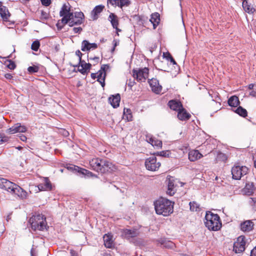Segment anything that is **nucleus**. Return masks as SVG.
I'll return each instance as SVG.
<instances>
[{
	"mask_svg": "<svg viewBox=\"0 0 256 256\" xmlns=\"http://www.w3.org/2000/svg\"><path fill=\"white\" fill-rule=\"evenodd\" d=\"M104 244L108 248H112L114 246L112 236L110 234H106L103 236Z\"/></svg>",
	"mask_w": 256,
	"mask_h": 256,
	"instance_id": "obj_15",
	"label": "nucleus"
},
{
	"mask_svg": "<svg viewBox=\"0 0 256 256\" xmlns=\"http://www.w3.org/2000/svg\"><path fill=\"white\" fill-rule=\"evenodd\" d=\"M234 111L241 116L246 117L247 116L248 113L246 110L242 106H240L236 110H234Z\"/></svg>",
	"mask_w": 256,
	"mask_h": 256,
	"instance_id": "obj_32",
	"label": "nucleus"
},
{
	"mask_svg": "<svg viewBox=\"0 0 256 256\" xmlns=\"http://www.w3.org/2000/svg\"><path fill=\"white\" fill-rule=\"evenodd\" d=\"M76 54L78 56L79 60H82V52L78 50L76 52Z\"/></svg>",
	"mask_w": 256,
	"mask_h": 256,
	"instance_id": "obj_50",
	"label": "nucleus"
},
{
	"mask_svg": "<svg viewBox=\"0 0 256 256\" xmlns=\"http://www.w3.org/2000/svg\"><path fill=\"white\" fill-rule=\"evenodd\" d=\"M164 56L166 57L168 60H170V62H172L174 64H176L174 60L169 53H164Z\"/></svg>",
	"mask_w": 256,
	"mask_h": 256,
	"instance_id": "obj_40",
	"label": "nucleus"
},
{
	"mask_svg": "<svg viewBox=\"0 0 256 256\" xmlns=\"http://www.w3.org/2000/svg\"><path fill=\"white\" fill-rule=\"evenodd\" d=\"M87 170H84V169H81L80 170V172L84 174H86V173L87 172Z\"/></svg>",
	"mask_w": 256,
	"mask_h": 256,
	"instance_id": "obj_59",
	"label": "nucleus"
},
{
	"mask_svg": "<svg viewBox=\"0 0 256 256\" xmlns=\"http://www.w3.org/2000/svg\"><path fill=\"white\" fill-rule=\"evenodd\" d=\"M190 209L194 212L198 211L200 209V205L194 202H190Z\"/></svg>",
	"mask_w": 256,
	"mask_h": 256,
	"instance_id": "obj_35",
	"label": "nucleus"
},
{
	"mask_svg": "<svg viewBox=\"0 0 256 256\" xmlns=\"http://www.w3.org/2000/svg\"><path fill=\"white\" fill-rule=\"evenodd\" d=\"M60 16L62 17L57 24V26L62 24V26L68 24L70 26H73L75 25H80L82 24L84 18V14L81 12H73L70 10V6L69 4H64L60 12Z\"/></svg>",
	"mask_w": 256,
	"mask_h": 256,
	"instance_id": "obj_1",
	"label": "nucleus"
},
{
	"mask_svg": "<svg viewBox=\"0 0 256 256\" xmlns=\"http://www.w3.org/2000/svg\"><path fill=\"white\" fill-rule=\"evenodd\" d=\"M72 31L74 34L80 33L82 31V28L81 27L74 28Z\"/></svg>",
	"mask_w": 256,
	"mask_h": 256,
	"instance_id": "obj_46",
	"label": "nucleus"
},
{
	"mask_svg": "<svg viewBox=\"0 0 256 256\" xmlns=\"http://www.w3.org/2000/svg\"><path fill=\"white\" fill-rule=\"evenodd\" d=\"M173 246V244L172 242H168V246H170V247H172Z\"/></svg>",
	"mask_w": 256,
	"mask_h": 256,
	"instance_id": "obj_63",
	"label": "nucleus"
},
{
	"mask_svg": "<svg viewBox=\"0 0 256 256\" xmlns=\"http://www.w3.org/2000/svg\"><path fill=\"white\" fill-rule=\"evenodd\" d=\"M110 68L108 64H103L100 70L102 72H106Z\"/></svg>",
	"mask_w": 256,
	"mask_h": 256,
	"instance_id": "obj_45",
	"label": "nucleus"
},
{
	"mask_svg": "<svg viewBox=\"0 0 256 256\" xmlns=\"http://www.w3.org/2000/svg\"><path fill=\"white\" fill-rule=\"evenodd\" d=\"M8 136H2L0 134V144L4 142H6L8 140Z\"/></svg>",
	"mask_w": 256,
	"mask_h": 256,
	"instance_id": "obj_44",
	"label": "nucleus"
},
{
	"mask_svg": "<svg viewBox=\"0 0 256 256\" xmlns=\"http://www.w3.org/2000/svg\"><path fill=\"white\" fill-rule=\"evenodd\" d=\"M120 94H118L115 96H112L109 98V101L113 108H116L120 105Z\"/></svg>",
	"mask_w": 256,
	"mask_h": 256,
	"instance_id": "obj_22",
	"label": "nucleus"
},
{
	"mask_svg": "<svg viewBox=\"0 0 256 256\" xmlns=\"http://www.w3.org/2000/svg\"><path fill=\"white\" fill-rule=\"evenodd\" d=\"M152 146H156L158 148H161L162 146V142L160 140L154 138Z\"/></svg>",
	"mask_w": 256,
	"mask_h": 256,
	"instance_id": "obj_38",
	"label": "nucleus"
},
{
	"mask_svg": "<svg viewBox=\"0 0 256 256\" xmlns=\"http://www.w3.org/2000/svg\"><path fill=\"white\" fill-rule=\"evenodd\" d=\"M205 219V225L209 230L217 231L221 228L222 224L218 214L210 212H206Z\"/></svg>",
	"mask_w": 256,
	"mask_h": 256,
	"instance_id": "obj_4",
	"label": "nucleus"
},
{
	"mask_svg": "<svg viewBox=\"0 0 256 256\" xmlns=\"http://www.w3.org/2000/svg\"><path fill=\"white\" fill-rule=\"evenodd\" d=\"M38 188L40 190H48L52 189V185L49 180L45 178L44 183L38 184Z\"/></svg>",
	"mask_w": 256,
	"mask_h": 256,
	"instance_id": "obj_23",
	"label": "nucleus"
},
{
	"mask_svg": "<svg viewBox=\"0 0 256 256\" xmlns=\"http://www.w3.org/2000/svg\"><path fill=\"white\" fill-rule=\"evenodd\" d=\"M145 166L148 170L156 171L160 167V163L159 162H157L156 156H152L146 160Z\"/></svg>",
	"mask_w": 256,
	"mask_h": 256,
	"instance_id": "obj_8",
	"label": "nucleus"
},
{
	"mask_svg": "<svg viewBox=\"0 0 256 256\" xmlns=\"http://www.w3.org/2000/svg\"><path fill=\"white\" fill-rule=\"evenodd\" d=\"M26 128L20 123L14 124L11 128L6 130V132L8 134H14L17 132H24L26 131Z\"/></svg>",
	"mask_w": 256,
	"mask_h": 256,
	"instance_id": "obj_10",
	"label": "nucleus"
},
{
	"mask_svg": "<svg viewBox=\"0 0 256 256\" xmlns=\"http://www.w3.org/2000/svg\"><path fill=\"white\" fill-rule=\"evenodd\" d=\"M168 152L162 151L160 152H158V155L162 156H167L168 155V154H167Z\"/></svg>",
	"mask_w": 256,
	"mask_h": 256,
	"instance_id": "obj_49",
	"label": "nucleus"
},
{
	"mask_svg": "<svg viewBox=\"0 0 256 256\" xmlns=\"http://www.w3.org/2000/svg\"><path fill=\"white\" fill-rule=\"evenodd\" d=\"M40 46V42L38 40L34 41L31 46V48L34 51H38Z\"/></svg>",
	"mask_w": 256,
	"mask_h": 256,
	"instance_id": "obj_36",
	"label": "nucleus"
},
{
	"mask_svg": "<svg viewBox=\"0 0 256 256\" xmlns=\"http://www.w3.org/2000/svg\"><path fill=\"white\" fill-rule=\"evenodd\" d=\"M7 66L10 70H14L16 68V64L14 62L10 60L8 62V64H7Z\"/></svg>",
	"mask_w": 256,
	"mask_h": 256,
	"instance_id": "obj_42",
	"label": "nucleus"
},
{
	"mask_svg": "<svg viewBox=\"0 0 256 256\" xmlns=\"http://www.w3.org/2000/svg\"><path fill=\"white\" fill-rule=\"evenodd\" d=\"M20 2H22V3H25L27 2H28L30 1V0H20Z\"/></svg>",
	"mask_w": 256,
	"mask_h": 256,
	"instance_id": "obj_62",
	"label": "nucleus"
},
{
	"mask_svg": "<svg viewBox=\"0 0 256 256\" xmlns=\"http://www.w3.org/2000/svg\"><path fill=\"white\" fill-rule=\"evenodd\" d=\"M168 181L167 194L170 196H173L176 190V184H175V180L172 177L169 178Z\"/></svg>",
	"mask_w": 256,
	"mask_h": 256,
	"instance_id": "obj_11",
	"label": "nucleus"
},
{
	"mask_svg": "<svg viewBox=\"0 0 256 256\" xmlns=\"http://www.w3.org/2000/svg\"><path fill=\"white\" fill-rule=\"evenodd\" d=\"M42 5L45 6H49L51 3L50 0H40Z\"/></svg>",
	"mask_w": 256,
	"mask_h": 256,
	"instance_id": "obj_47",
	"label": "nucleus"
},
{
	"mask_svg": "<svg viewBox=\"0 0 256 256\" xmlns=\"http://www.w3.org/2000/svg\"><path fill=\"white\" fill-rule=\"evenodd\" d=\"M232 178L236 180H238L241 178L246 175L248 172V168L246 166H234L232 168Z\"/></svg>",
	"mask_w": 256,
	"mask_h": 256,
	"instance_id": "obj_7",
	"label": "nucleus"
},
{
	"mask_svg": "<svg viewBox=\"0 0 256 256\" xmlns=\"http://www.w3.org/2000/svg\"><path fill=\"white\" fill-rule=\"evenodd\" d=\"M4 77L8 80H11L12 78V76L10 74H5Z\"/></svg>",
	"mask_w": 256,
	"mask_h": 256,
	"instance_id": "obj_54",
	"label": "nucleus"
},
{
	"mask_svg": "<svg viewBox=\"0 0 256 256\" xmlns=\"http://www.w3.org/2000/svg\"><path fill=\"white\" fill-rule=\"evenodd\" d=\"M0 14L4 20H7L10 16L9 13L5 6L0 8Z\"/></svg>",
	"mask_w": 256,
	"mask_h": 256,
	"instance_id": "obj_33",
	"label": "nucleus"
},
{
	"mask_svg": "<svg viewBox=\"0 0 256 256\" xmlns=\"http://www.w3.org/2000/svg\"><path fill=\"white\" fill-rule=\"evenodd\" d=\"M98 48V45L96 43H90L88 40H84L82 43L81 50L83 52L94 50Z\"/></svg>",
	"mask_w": 256,
	"mask_h": 256,
	"instance_id": "obj_13",
	"label": "nucleus"
},
{
	"mask_svg": "<svg viewBox=\"0 0 256 256\" xmlns=\"http://www.w3.org/2000/svg\"><path fill=\"white\" fill-rule=\"evenodd\" d=\"M152 90L156 94H159L162 91V86L160 85L158 81L156 78H152L148 81Z\"/></svg>",
	"mask_w": 256,
	"mask_h": 256,
	"instance_id": "obj_12",
	"label": "nucleus"
},
{
	"mask_svg": "<svg viewBox=\"0 0 256 256\" xmlns=\"http://www.w3.org/2000/svg\"><path fill=\"white\" fill-rule=\"evenodd\" d=\"M104 8V6L102 5L97 6L94 8L92 11L94 20H96L98 18V15L102 11Z\"/></svg>",
	"mask_w": 256,
	"mask_h": 256,
	"instance_id": "obj_30",
	"label": "nucleus"
},
{
	"mask_svg": "<svg viewBox=\"0 0 256 256\" xmlns=\"http://www.w3.org/2000/svg\"><path fill=\"white\" fill-rule=\"evenodd\" d=\"M90 59L94 60L96 63H98L99 60V58L94 57V58H90Z\"/></svg>",
	"mask_w": 256,
	"mask_h": 256,
	"instance_id": "obj_58",
	"label": "nucleus"
},
{
	"mask_svg": "<svg viewBox=\"0 0 256 256\" xmlns=\"http://www.w3.org/2000/svg\"><path fill=\"white\" fill-rule=\"evenodd\" d=\"M113 164L106 160H102L100 172L104 173L109 170H112Z\"/></svg>",
	"mask_w": 256,
	"mask_h": 256,
	"instance_id": "obj_14",
	"label": "nucleus"
},
{
	"mask_svg": "<svg viewBox=\"0 0 256 256\" xmlns=\"http://www.w3.org/2000/svg\"><path fill=\"white\" fill-rule=\"evenodd\" d=\"M254 224L251 220H246L240 224V228L243 232H248L253 228Z\"/></svg>",
	"mask_w": 256,
	"mask_h": 256,
	"instance_id": "obj_19",
	"label": "nucleus"
},
{
	"mask_svg": "<svg viewBox=\"0 0 256 256\" xmlns=\"http://www.w3.org/2000/svg\"><path fill=\"white\" fill-rule=\"evenodd\" d=\"M96 74L98 78L97 80L100 84L104 88L105 86L104 82L106 76V73L104 72H102L100 70H99Z\"/></svg>",
	"mask_w": 256,
	"mask_h": 256,
	"instance_id": "obj_27",
	"label": "nucleus"
},
{
	"mask_svg": "<svg viewBox=\"0 0 256 256\" xmlns=\"http://www.w3.org/2000/svg\"><path fill=\"white\" fill-rule=\"evenodd\" d=\"M242 7L244 10L248 13H252L254 9L250 4H249L247 0H244L242 2Z\"/></svg>",
	"mask_w": 256,
	"mask_h": 256,
	"instance_id": "obj_31",
	"label": "nucleus"
},
{
	"mask_svg": "<svg viewBox=\"0 0 256 256\" xmlns=\"http://www.w3.org/2000/svg\"><path fill=\"white\" fill-rule=\"evenodd\" d=\"M228 104L230 106L236 107L240 104L238 97L235 96H231L228 100Z\"/></svg>",
	"mask_w": 256,
	"mask_h": 256,
	"instance_id": "obj_29",
	"label": "nucleus"
},
{
	"mask_svg": "<svg viewBox=\"0 0 256 256\" xmlns=\"http://www.w3.org/2000/svg\"><path fill=\"white\" fill-rule=\"evenodd\" d=\"M96 73H92L91 74V77L92 79L94 80L95 78H97Z\"/></svg>",
	"mask_w": 256,
	"mask_h": 256,
	"instance_id": "obj_57",
	"label": "nucleus"
},
{
	"mask_svg": "<svg viewBox=\"0 0 256 256\" xmlns=\"http://www.w3.org/2000/svg\"><path fill=\"white\" fill-rule=\"evenodd\" d=\"M190 117V114L188 113L186 110L182 107L178 111V118L180 120H188Z\"/></svg>",
	"mask_w": 256,
	"mask_h": 256,
	"instance_id": "obj_18",
	"label": "nucleus"
},
{
	"mask_svg": "<svg viewBox=\"0 0 256 256\" xmlns=\"http://www.w3.org/2000/svg\"><path fill=\"white\" fill-rule=\"evenodd\" d=\"M148 71L147 68L134 69L132 70V76L138 82H144L148 78Z\"/></svg>",
	"mask_w": 256,
	"mask_h": 256,
	"instance_id": "obj_6",
	"label": "nucleus"
},
{
	"mask_svg": "<svg viewBox=\"0 0 256 256\" xmlns=\"http://www.w3.org/2000/svg\"><path fill=\"white\" fill-rule=\"evenodd\" d=\"M20 140H21L23 141V142H26V139H27L26 137L25 136L23 135V134L20 135Z\"/></svg>",
	"mask_w": 256,
	"mask_h": 256,
	"instance_id": "obj_55",
	"label": "nucleus"
},
{
	"mask_svg": "<svg viewBox=\"0 0 256 256\" xmlns=\"http://www.w3.org/2000/svg\"><path fill=\"white\" fill-rule=\"evenodd\" d=\"M107 3L114 7L118 6V0H107Z\"/></svg>",
	"mask_w": 256,
	"mask_h": 256,
	"instance_id": "obj_39",
	"label": "nucleus"
},
{
	"mask_svg": "<svg viewBox=\"0 0 256 256\" xmlns=\"http://www.w3.org/2000/svg\"><path fill=\"white\" fill-rule=\"evenodd\" d=\"M80 61V65L78 66V71L82 74H84L88 70H90L91 67V64L90 63H86L84 60Z\"/></svg>",
	"mask_w": 256,
	"mask_h": 256,
	"instance_id": "obj_20",
	"label": "nucleus"
},
{
	"mask_svg": "<svg viewBox=\"0 0 256 256\" xmlns=\"http://www.w3.org/2000/svg\"><path fill=\"white\" fill-rule=\"evenodd\" d=\"M154 138L151 136H146V141L150 144L152 145L154 142Z\"/></svg>",
	"mask_w": 256,
	"mask_h": 256,
	"instance_id": "obj_48",
	"label": "nucleus"
},
{
	"mask_svg": "<svg viewBox=\"0 0 256 256\" xmlns=\"http://www.w3.org/2000/svg\"><path fill=\"white\" fill-rule=\"evenodd\" d=\"M168 104L170 109L178 112L183 107L182 103L176 100H170Z\"/></svg>",
	"mask_w": 256,
	"mask_h": 256,
	"instance_id": "obj_17",
	"label": "nucleus"
},
{
	"mask_svg": "<svg viewBox=\"0 0 256 256\" xmlns=\"http://www.w3.org/2000/svg\"><path fill=\"white\" fill-rule=\"evenodd\" d=\"M102 160L101 159L96 158L90 162V164L94 170L100 172Z\"/></svg>",
	"mask_w": 256,
	"mask_h": 256,
	"instance_id": "obj_24",
	"label": "nucleus"
},
{
	"mask_svg": "<svg viewBox=\"0 0 256 256\" xmlns=\"http://www.w3.org/2000/svg\"><path fill=\"white\" fill-rule=\"evenodd\" d=\"M256 202V198H250L249 200V203L250 204H252Z\"/></svg>",
	"mask_w": 256,
	"mask_h": 256,
	"instance_id": "obj_53",
	"label": "nucleus"
},
{
	"mask_svg": "<svg viewBox=\"0 0 256 256\" xmlns=\"http://www.w3.org/2000/svg\"><path fill=\"white\" fill-rule=\"evenodd\" d=\"M70 253L71 256H78V252L73 250H70Z\"/></svg>",
	"mask_w": 256,
	"mask_h": 256,
	"instance_id": "obj_51",
	"label": "nucleus"
},
{
	"mask_svg": "<svg viewBox=\"0 0 256 256\" xmlns=\"http://www.w3.org/2000/svg\"><path fill=\"white\" fill-rule=\"evenodd\" d=\"M250 256H256V246L251 250Z\"/></svg>",
	"mask_w": 256,
	"mask_h": 256,
	"instance_id": "obj_52",
	"label": "nucleus"
},
{
	"mask_svg": "<svg viewBox=\"0 0 256 256\" xmlns=\"http://www.w3.org/2000/svg\"><path fill=\"white\" fill-rule=\"evenodd\" d=\"M130 4L129 0H118V7L122 8L123 6H128Z\"/></svg>",
	"mask_w": 256,
	"mask_h": 256,
	"instance_id": "obj_37",
	"label": "nucleus"
},
{
	"mask_svg": "<svg viewBox=\"0 0 256 256\" xmlns=\"http://www.w3.org/2000/svg\"><path fill=\"white\" fill-rule=\"evenodd\" d=\"M202 156V154L198 150H192L188 153V159L191 162H194Z\"/></svg>",
	"mask_w": 256,
	"mask_h": 256,
	"instance_id": "obj_21",
	"label": "nucleus"
},
{
	"mask_svg": "<svg viewBox=\"0 0 256 256\" xmlns=\"http://www.w3.org/2000/svg\"><path fill=\"white\" fill-rule=\"evenodd\" d=\"M254 88V84H250L248 86L249 89H252Z\"/></svg>",
	"mask_w": 256,
	"mask_h": 256,
	"instance_id": "obj_60",
	"label": "nucleus"
},
{
	"mask_svg": "<svg viewBox=\"0 0 256 256\" xmlns=\"http://www.w3.org/2000/svg\"><path fill=\"white\" fill-rule=\"evenodd\" d=\"M132 116L131 110L128 108H124V118L126 119L128 121L132 120Z\"/></svg>",
	"mask_w": 256,
	"mask_h": 256,
	"instance_id": "obj_34",
	"label": "nucleus"
},
{
	"mask_svg": "<svg viewBox=\"0 0 256 256\" xmlns=\"http://www.w3.org/2000/svg\"><path fill=\"white\" fill-rule=\"evenodd\" d=\"M104 256H112L110 253H105L104 254Z\"/></svg>",
	"mask_w": 256,
	"mask_h": 256,
	"instance_id": "obj_61",
	"label": "nucleus"
},
{
	"mask_svg": "<svg viewBox=\"0 0 256 256\" xmlns=\"http://www.w3.org/2000/svg\"><path fill=\"white\" fill-rule=\"evenodd\" d=\"M150 20L152 22V24L154 28H156L157 26L160 23V14L157 12L152 14H151V18Z\"/></svg>",
	"mask_w": 256,
	"mask_h": 256,
	"instance_id": "obj_26",
	"label": "nucleus"
},
{
	"mask_svg": "<svg viewBox=\"0 0 256 256\" xmlns=\"http://www.w3.org/2000/svg\"><path fill=\"white\" fill-rule=\"evenodd\" d=\"M127 84L128 87L130 88L136 84V82L134 80L130 79L128 80Z\"/></svg>",
	"mask_w": 256,
	"mask_h": 256,
	"instance_id": "obj_43",
	"label": "nucleus"
},
{
	"mask_svg": "<svg viewBox=\"0 0 256 256\" xmlns=\"http://www.w3.org/2000/svg\"><path fill=\"white\" fill-rule=\"evenodd\" d=\"M115 29L116 30L117 32L121 31V30L118 28V26L117 27V28Z\"/></svg>",
	"mask_w": 256,
	"mask_h": 256,
	"instance_id": "obj_64",
	"label": "nucleus"
},
{
	"mask_svg": "<svg viewBox=\"0 0 256 256\" xmlns=\"http://www.w3.org/2000/svg\"><path fill=\"white\" fill-rule=\"evenodd\" d=\"M254 186L252 182L246 184L244 189V192L248 196L252 195L254 193Z\"/></svg>",
	"mask_w": 256,
	"mask_h": 256,
	"instance_id": "obj_25",
	"label": "nucleus"
},
{
	"mask_svg": "<svg viewBox=\"0 0 256 256\" xmlns=\"http://www.w3.org/2000/svg\"><path fill=\"white\" fill-rule=\"evenodd\" d=\"M113 43H114V48H113V50H114L115 48V47L118 44V41H117L116 40H114L113 41Z\"/></svg>",
	"mask_w": 256,
	"mask_h": 256,
	"instance_id": "obj_56",
	"label": "nucleus"
},
{
	"mask_svg": "<svg viewBox=\"0 0 256 256\" xmlns=\"http://www.w3.org/2000/svg\"><path fill=\"white\" fill-rule=\"evenodd\" d=\"M32 228L34 230H44L46 229V218L41 214L32 216L29 220Z\"/></svg>",
	"mask_w": 256,
	"mask_h": 256,
	"instance_id": "obj_5",
	"label": "nucleus"
},
{
	"mask_svg": "<svg viewBox=\"0 0 256 256\" xmlns=\"http://www.w3.org/2000/svg\"><path fill=\"white\" fill-rule=\"evenodd\" d=\"M138 231L136 230L126 229L123 230L122 234L124 238L129 239L138 236Z\"/></svg>",
	"mask_w": 256,
	"mask_h": 256,
	"instance_id": "obj_16",
	"label": "nucleus"
},
{
	"mask_svg": "<svg viewBox=\"0 0 256 256\" xmlns=\"http://www.w3.org/2000/svg\"><path fill=\"white\" fill-rule=\"evenodd\" d=\"M156 212L158 214L168 216L173 212V203L168 199L160 198L154 202Z\"/></svg>",
	"mask_w": 256,
	"mask_h": 256,
	"instance_id": "obj_3",
	"label": "nucleus"
},
{
	"mask_svg": "<svg viewBox=\"0 0 256 256\" xmlns=\"http://www.w3.org/2000/svg\"><path fill=\"white\" fill-rule=\"evenodd\" d=\"M108 20L110 22L114 28H117L118 26V19L114 14L111 13L108 16Z\"/></svg>",
	"mask_w": 256,
	"mask_h": 256,
	"instance_id": "obj_28",
	"label": "nucleus"
},
{
	"mask_svg": "<svg viewBox=\"0 0 256 256\" xmlns=\"http://www.w3.org/2000/svg\"><path fill=\"white\" fill-rule=\"evenodd\" d=\"M0 188L22 199L26 198L27 196V192L20 186L1 177H0Z\"/></svg>",
	"mask_w": 256,
	"mask_h": 256,
	"instance_id": "obj_2",
	"label": "nucleus"
},
{
	"mask_svg": "<svg viewBox=\"0 0 256 256\" xmlns=\"http://www.w3.org/2000/svg\"><path fill=\"white\" fill-rule=\"evenodd\" d=\"M28 70L30 73H34L38 72V68L36 66H29Z\"/></svg>",
	"mask_w": 256,
	"mask_h": 256,
	"instance_id": "obj_41",
	"label": "nucleus"
},
{
	"mask_svg": "<svg viewBox=\"0 0 256 256\" xmlns=\"http://www.w3.org/2000/svg\"><path fill=\"white\" fill-rule=\"evenodd\" d=\"M246 240L245 237L244 236H240L238 238L234 244V250L236 253H240L244 252L245 250Z\"/></svg>",
	"mask_w": 256,
	"mask_h": 256,
	"instance_id": "obj_9",
	"label": "nucleus"
}]
</instances>
